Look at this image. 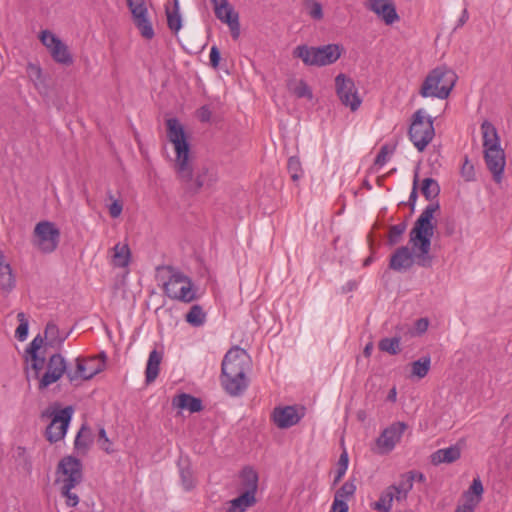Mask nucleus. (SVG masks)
I'll return each mask as SVG.
<instances>
[{
    "label": "nucleus",
    "instance_id": "obj_34",
    "mask_svg": "<svg viewBox=\"0 0 512 512\" xmlns=\"http://www.w3.org/2000/svg\"><path fill=\"white\" fill-rule=\"evenodd\" d=\"M288 89L298 98H307L311 100L313 93L304 80H291L288 83Z\"/></svg>",
    "mask_w": 512,
    "mask_h": 512
},
{
    "label": "nucleus",
    "instance_id": "obj_31",
    "mask_svg": "<svg viewBox=\"0 0 512 512\" xmlns=\"http://www.w3.org/2000/svg\"><path fill=\"white\" fill-rule=\"evenodd\" d=\"M167 24L169 29L177 33L182 27V20L179 13L178 1H174L173 7H166Z\"/></svg>",
    "mask_w": 512,
    "mask_h": 512
},
{
    "label": "nucleus",
    "instance_id": "obj_40",
    "mask_svg": "<svg viewBox=\"0 0 512 512\" xmlns=\"http://www.w3.org/2000/svg\"><path fill=\"white\" fill-rule=\"evenodd\" d=\"M483 491L484 488L480 478H474L470 488L464 492V498L468 500V498L471 497L472 499H477L479 503L481 501Z\"/></svg>",
    "mask_w": 512,
    "mask_h": 512
},
{
    "label": "nucleus",
    "instance_id": "obj_46",
    "mask_svg": "<svg viewBox=\"0 0 512 512\" xmlns=\"http://www.w3.org/2000/svg\"><path fill=\"white\" fill-rule=\"evenodd\" d=\"M460 172L463 179L467 182L474 181L476 179L474 165L469 161L468 156H465Z\"/></svg>",
    "mask_w": 512,
    "mask_h": 512
},
{
    "label": "nucleus",
    "instance_id": "obj_53",
    "mask_svg": "<svg viewBox=\"0 0 512 512\" xmlns=\"http://www.w3.org/2000/svg\"><path fill=\"white\" fill-rule=\"evenodd\" d=\"M30 356H31V368L35 372V377L39 378V373L44 366L45 359H44V357H39L37 354L30 355Z\"/></svg>",
    "mask_w": 512,
    "mask_h": 512
},
{
    "label": "nucleus",
    "instance_id": "obj_21",
    "mask_svg": "<svg viewBox=\"0 0 512 512\" xmlns=\"http://www.w3.org/2000/svg\"><path fill=\"white\" fill-rule=\"evenodd\" d=\"M239 487L240 492H249L256 495L258 490L259 476L257 471L251 466H245L239 472Z\"/></svg>",
    "mask_w": 512,
    "mask_h": 512
},
{
    "label": "nucleus",
    "instance_id": "obj_36",
    "mask_svg": "<svg viewBox=\"0 0 512 512\" xmlns=\"http://www.w3.org/2000/svg\"><path fill=\"white\" fill-rule=\"evenodd\" d=\"M421 192L427 200L432 201L439 195L440 186L435 179L425 178L422 181Z\"/></svg>",
    "mask_w": 512,
    "mask_h": 512
},
{
    "label": "nucleus",
    "instance_id": "obj_1",
    "mask_svg": "<svg viewBox=\"0 0 512 512\" xmlns=\"http://www.w3.org/2000/svg\"><path fill=\"white\" fill-rule=\"evenodd\" d=\"M439 209L438 201L432 202L425 207L409 234V242L412 245L413 251L407 246L397 248L390 257V269L397 272L405 271L410 269L414 262L420 267H431L432 256L429 252L435 228L433 215Z\"/></svg>",
    "mask_w": 512,
    "mask_h": 512
},
{
    "label": "nucleus",
    "instance_id": "obj_54",
    "mask_svg": "<svg viewBox=\"0 0 512 512\" xmlns=\"http://www.w3.org/2000/svg\"><path fill=\"white\" fill-rule=\"evenodd\" d=\"M478 505L477 499H472L471 497L468 500L465 499L464 504L459 505L455 512H474L475 507Z\"/></svg>",
    "mask_w": 512,
    "mask_h": 512
},
{
    "label": "nucleus",
    "instance_id": "obj_47",
    "mask_svg": "<svg viewBox=\"0 0 512 512\" xmlns=\"http://www.w3.org/2000/svg\"><path fill=\"white\" fill-rule=\"evenodd\" d=\"M394 150L395 146L383 145L375 158L374 164L380 167L383 166L387 162L388 156L393 154Z\"/></svg>",
    "mask_w": 512,
    "mask_h": 512
},
{
    "label": "nucleus",
    "instance_id": "obj_56",
    "mask_svg": "<svg viewBox=\"0 0 512 512\" xmlns=\"http://www.w3.org/2000/svg\"><path fill=\"white\" fill-rule=\"evenodd\" d=\"M43 342L44 339L41 337V335H37L30 343L27 349V353L30 355H36L39 349L42 347Z\"/></svg>",
    "mask_w": 512,
    "mask_h": 512
},
{
    "label": "nucleus",
    "instance_id": "obj_42",
    "mask_svg": "<svg viewBox=\"0 0 512 512\" xmlns=\"http://www.w3.org/2000/svg\"><path fill=\"white\" fill-rule=\"evenodd\" d=\"M405 230H406L405 223H399V224L391 226L389 229L388 244L390 246H394L397 243H399Z\"/></svg>",
    "mask_w": 512,
    "mask_h": 512
},
{
    "label": "nucleus",
    "instance_id": "obj_30",
    "mask_svg": "<svg viewBox=\"0 0 512 512\" xmlns=\"http://www.w3.org/2000/svg\"><path fill=\"white\" fill-rule=\"evenodd\" d=\"M226 25L229 28L230 34L233 40H237L240 37V23L239 14L236 12L232 5L226 1Z\"/></svg>",
    "mask_w": 512,
    "mask_h": 512
},
{
    "label": "nucleus",
    "instance_id": "obj_35",
    "mask_svg": "<svg viewBox=\"0 0 512 512\" xmlns=\"http://www.w3.org/2000/svg\"><path fill=\"white\" fill-rule=\"evenodd\" d=\"M431 365V358L429 356H424L411 364V374L412 376H416L419 379L424 378L429 370Z\"/></svg>",
    "mask_w": 512,
    "mask_h": 512
},
{
    "label": "nucleus",
    "instance_id": "obj_16",
    "mask_svg": "<svg viewBox=\"0 0 512 512\" xmlns=\"http://www.w3.org/2000/svg\"><path fill=\"white\" fill-rule=\"evenodd\" d=\"M68 371L65 358L61 354H53L48 360L46 372L39 380V389L43 390L57 382Z\"/></svg>",
    "mask_w": 512,
    "mask_h": 512
},
{
    "label": "nucleus",
    "instance_id": "obj_38",
    "mask_svg": "<svg viewBox=\"0 0 512 512\" xmlns=\"http://www.w3.org/2000/svg\"><path fill=\"white\" fill-rule=\"evenodd\" d=\"M400 337L383 338L378 343V348L390 355H396L401 351Z\"/></svg>",
    "mask_w": 512,
    "mask_h": 512
},
{
    "label": "nucleus",
    "instance_id": "obj_19",
    "mask_svg": "<svg viewBox=\"0 0 512 512\" xmlns=\"http://www.w3.org/2000/svg\"><path fill=\"white\" fill-rule=\"evenodd\" d=\"M369 9L378 15L386 25L399 20L395 5L390 0H370Z\"/></svg>",
    "mask_w": 512,
    "mask_h": 512
},
{
    "label": "nucleus",
    "instance_id": "obj_10",
    "mask_svg": "<svg viewBox=\"0 0 512 512\" xmlns=\"http://www.w3.org/2000/svg\"><path fill=\"white\" fill-rule=\"evenodd\" d=\"M41 43L48 49L52 59L59 64L69 66L73 64V56L68 46L49 30L41 31L39 35Z\"/></svg>",
    "mask_w": 512,
    "mask_h": 512
},
{
    "label": "nucleus",
    "instance_id": "obj_41",
    "mask_svg": "<svg viewBox=\"0 0 512 512\" xmlns=\"http://www.w3.org/2000/svg\"><path fill=\"white\" fill-rule=\"evenodd\" d=\"M304 6L312 19L321 20L323 18V8L320 2L316 0H304Z\"/></svg>",
    "mask_w": 512,
    "mask_h": 512
},
{
    "label": "nucleus",
    "instance_id": "obj_52",
    "mask_svg": "<svg viewBox=\"0 0 512 512\" xmlns=\"http://www.w3.org/2000/svg\"><path fill=\"white\" fill-rule=\"evenodd\" d=\"M429 327V320L427 318L417 319L414 324L412 335H422Z\"/></svg>",
    "mask_w": 512,
    "mask_h": 512
},
{
    "label": "nucleus",
    "instance_id": "obj_20",
    "mask_svg": "<svg viewBox=\"0 0 512 512\" xmlns=\"http://www.w3.org/2000/svg\"><path fill=\"white\" fill-rule=\"evenodd\" d=\"M247 372H228L226 368V393L231 396L242 395L249 385V379L246 376Z\"/></svg>",
    "mask_w": 512,
    "mask_h": 512
},
{
    "label": "nucleus",
    "instance_id": "obj_24",
    "mask_svg": "<svg viewBox=\"0 0 512 512\" xmlns=\"http://www.w3.org/2000/svg\"><path fill=\"white\" fill-rule=\"evenodd\" d=\"M172 405L182 410H188L191 413L200 412L203 409L201 399L186 393H181L174 397Z\"/></svg>",
    "mask_w": 512,
    "mask_h": 512
},
{
    "label": "nucleus",
    "instance_id": "obj_8",
    "mask_svg": "<svg viewBox=\"0 0 512 512\" xmlns=\"http://www.w3.org/2000/svg\"><path fill=\"white\" fill-rule=\"evenodd\" d=\"M60 235V230L55 223L40 221L34 227L32 244L41 253L50 254L57 249Z\"/></svg>",
    "mask_w": 512,
    "mask_h": 512
},
{
    "label": "nucleus",
    "instance_id": "obj_60",
    "mask_svg": "<svg viewBox=\"0 0 512 512\" xmlns=\"http://www.w3.org/2000/svg\"><path fill=\"white\" fill-rule=\"evenodd\" d=\"M417 183H418V175L415 174L414 181H413L412 191H411L410 196H409V205L411 206L412 210L415 207L416 200H417V197H418V194H417Z\"/></svg>",
    "mask_w": 512,
    "mask_h": 512
},
{
    "label": "nucleus",
    "instance_id": "obj_43",
    "mask_svg": "<svg viewBox=\"0 0 512 512\" xmlns=\"http://www.w3.org/2000/svg\"><path fill=\"white\" fill-rule=\"evenodd\" d=\"M17 318L19 321V326L15 331V336L18 340L24 341L28 335V320L26 318L25 313L20 312L17 314Z\"/></svg>",
    "mask_w": 512,
    "mask_h": 512
},
{
    "label": "nucleus",
    "instance_id": "obj_2",
    "mask_svg": "<svg viewBox=\"0 0 512 512\" xmlns=\"http://www.w3.org/2000/svg\"><path fill=\"white\" fill-rule=\"evenodd\" d=\"M167 138L173 145L175 152L174 169L177 177L184 183L185 188L193 193L198 192L203 186L214 181V173L208 168L193 171V158L190 143L184 126L176 118L166 120Z\"/></svg>",
    "mask_w": 512,
    "mask_h": 512
},
{
    "label": "nucleus",
    "instance_id": "obj_26",
    "mask_svg": "<svg viewBox=\"0 0 512 512\" xmlns=\"http://www.w3.org/2000/svg\"><path fill=\"white\" fill-rule=\"evenodd\" d=\"M15 282L11 266L6 261L3 253L0 252V289L4 292H10L15 287Z\"/></svg>",
    "mask_w": 512,
    "mask_h": 512
},
{
    "label": "nucleus",
    "instance_id": "obj_23",
    "mask_svg": "<svg viewBox=\"0 0 512 512\" xmlns=\"http://www.w3.org/2000/svg\"><path fill=\"white\" fill-rule=\"evenodd\" d=\"M178 468L183 489L186 491L192 490L196 486V479L190 460L187 457H180L178 460Z\"/></svg>",
    "mask_w": 512,
    "mask_h": 512
},
{
    "label": "nucleus",
    "instance_id": "obj_15",
    "mask_svg": "<svg viewBox=\"0 0 512 512\" xmlns=\"http://www.w3.org/2000/svg\"><path fill=\"white\" fill-rule=\"evenodd\" d=\"M103 368L104 362L97 357H91L88 359L77 358L76 369L69 370L67 372V377L70 382L89 380L101 372Z\"/></svg>",
    "mask_w": 512,
    "mask_h": 512
},
{
    "label": "nucleus",
    "instance_id": "obj_17",
    "mask_svg": "<svg viewBox=\"0 0 512 512\" xmlns=\"http://www.w3.org/2000/svg\"><path fill=\"white\" fill-rule=\"evenodd\" d=\"M251 367V357L244 348L234 345L226 352V368H228V372H249Z\"/></svg>",
    "mask_w": 512,
    "mask_h": 512
},
{
    "label": "nucleus",
    "instance_id": "obj_22",
    "mask_svg": "<svg viewBox=\"0 0 512 512\" xmlns=\"http://www.w3.org/2000/svg\"><path fill=\"white\" fill-rule=\"evenodd\" d=\"M461 457V450L458 446L452 445L447 448L438 449L431 454V463L435 466L446 463L450 464Z\"/></svg>",
    "mask_w": 512,
    "mask_h": 512
},
{
    "label": "nucleus",
    "instance_id": "obj_9",
    "mask_svg": "<svg viewBox=\"0 0 512 512\" xmlns=\"http://www.w3.org/2000/svg\"><path fill=\"white\" fill-rule=\"evenodd\" d=\"M163 289L165 294L173 300L190 303L196 299L192 281L180 272L171 270V275L164 283Z\"/></svg>",
    "mask_w": 512,
    "mask_h": 512
},
{
    "label": "nucleus",
    "instance_id": "obj_11",
    "mask_svg": "<svg viewBox=\"0 0 512 512\" xmlns=\"http://www.w3.org/2000/svg\"><path fill=\"white\" fill-rule=\"evenodd\" d=\"M335 88L336 94L344 106L349 107L353 112L360 107L362 100L354 81L350 77L342 73L337 75L335 77Z\"/></svg>",
    "mask_w": 512,
    "mask_h": 512
},
{
    "label": "nucleus",
    "instance_id": "obj_32",
    "mask_svg": "<svg viewBox=\"0 0 512 512\" xmlns=\"http://www.w3.org/2000/svg\"><path fill=\"white\" fill-rule=\"evenodd\" d=\"M44 336L45 339L48 341L49 345L60 346L66 340L68 334L61 335L58 326L53 322H49L46 325Z\"/></svg>",
    "mask_w": 512,
    "mask_h": 512
},
{
    "label": "nucleus",
    "instance_id": "obj_5",
    "mask_svg": "<svg viewBox=\"0 0 512 512\" xmlns=\"http://www.w3.org/2000/svg\"><path fill=\"white\" fill-rule=\"evenodd\" d=\"M457 81V75L446 66H439L429 72L420 88L424 98L446 99Z\"/></svg>",
    "mask_w": 512,
    "mask_h": 512
},
{
    "label": "nucleus",
    "instance_id": "obj_39",
    "mask_svg": "<svg viewBox=\"0 0 512 512\" xmlns=\"http://www.w3.org/2000/svg\"><path fill=\"white\" fill-rule=\"evenodd\" d=\"M186 321L195 327L201 326L205 322V313L199 305H193L185 317Z\"/></svg>",
    "mask_w": 512,
    "mask_h": 512
},
{
    "label": "nucleus",
    "instance_id": "obj_18",
    "mask_svg": "<svg viewBox=\"0 0 512 512\" xmlns=\"http://www.w3.org/2000/svg\"><path fill=\"white\" fill-rule=\"evenodd\" d=\"M406 427V424L403 422L393 423L384 429L381 435L377 438V446L384 453L392 451L395 445L400 441Z\"/></svg>",
    "mask_w": 512,
    "mask_h": 512
},
{
    "label": "nucleus",
    "instance_id": "obj_55",
    "mask_svg": "<svg viewBox=\"0 0 512 512\" xmlns=\"http://www.w3.org/2000/svg\"><path fill=\"white\" fill-rule=\"evenodd\" d=\"M216 17L224 22V0H210Z\"/></svg>",
    "mask_w": 512,
    "mask_h": 512
},
{
    "label": "nucleus",
    "instance_id": "obj_13",
    "mask_svg": "<svg viewBox=\"0 0 512 512\" xmlns=\"http://www.w3.org/2000/svg\"><path fill=\"white\" fill-rule=\"evenodd\" d=\"M73 414V408L68 406L55 412L51 423L46 428V437L51 443L57 442L66 435Z\"/></svg>",
    "mask_w": 512,
    "mask_h": 512
},
{
    "label": "nucleus",
    "instance_id": "obj_64",
    "mask_svg": "<svg viewBox=\"0 0 512 512\" xmlns=\"http://www.w3.org/2000/svg\"><path fill=\"white\" fill-rule=\"evenodd\" d=\"M388 399L394 401L396 399V390L395 388L391 389L388 395Z\"/></svg>",
    "mask_w": 512,
    "mask_h": 512
},
{
    "label": "nucleus",
    "instance_id": "obj_3",
    "mask_svg": "<svg viewBox=\"0 0 512 512\" xmlns=\"http://www.w3.org/2000/svg\"><path fill=\"white\" fill-rule=\"evenodd\" d=\"M481 132L486 167L491 173L494 182L500 184L503 180L506 166L505 151L501 148L498 132L492 123L485 120L481 124Z\"/></svg>",
    "mask_w": 512,
    "mask_h": 512
},
{
    "label": "nucleus",
    "instance_id": "obj_28",
    "mask_svg": "<svg viewBox=\"0 0 512 512\" xmlns=\"http://www.w3.org/2000/svg\"><path fill=\"white\" fill-rule=\"evenodd\" d=\"M26 74L39 92L47 89L46 77L38 63L29 62L26 66Z\"/></svg>",
    "mask_w": 512,
    "mask_h": 512
},
{
    "label": "nucleus",
    "instance_id": "obj_48",
    "mask_svg": "<svg viewBox=\"0 0 512 512\" xmlns=\"http://www.w3.org/2000/svg\"><path fill=\"white\" fill-rule=\"evenodd\" d=\"M392 490L400 489L402 492L409 493L413 488V477L405 473L401 476L398 484L390 485Z\"/></svg>",
    "mask_w": 512,
    "mask_h": 512
},
{
    "label": "nucleus",
    "instance_id": "obj_49",
    "mask_svg": "<svg viewBox=\"0 0 512 512\" xmlns=\"http://www.w3.org/2000/svg\"><path fill=\"white\" fill-rule=\"evenodd\" d=\"M348 468V455L346 452H343L340 455L339 461H338V468L337 473L334 478V484H337L345 475Z\"/></svg>",
    "mask_w": 512,
    "mask_h": 512
},
{
    "label": "nucleus",
    "instance_id": "obj_33",
    "mask_svg": "<svg viewBox=\"0 0 512 512\" xmlns=\"http://www.w3.org/2000/svg\"><path fill=\"white\" fill-rule=\"evenodd\" d=\"M392 489L388 486L380 495L378 501L374 502L371 507L378 512H390L393 503Z\"/></svg>",
    "mask_w": 512,
    "mask_h": 512
},
{
    "label": "nucleus",
    "instance_id": "obj_7",
    "mask_svg": "<svg viewBox=\"0 0 512 512\" xmlns=\"http://www.w3.org/2000/svg\"><path fill=\"white\" fill-rule=\"evenodd\" d=\"M409 139L419 152L426 149L435 136L433 119L426 117L423 109H418L412 116L409 127Z\"/></svg>",
    "mask_w": 512,
    "mask_h": 512
},
{
    "label": "nucleus",
    "instance_id": "obj_63",
    "mask_svg": "<svg viewBox=\"0 0 512 512\" xmlns=\"http://www.w3.org/2000/svg\"><path fill=\"white\" fill-rule=\"evenodd\" d=\"M468 19H469V14H468L467 9L465 8L462 11V14H461V16L459 18L457 27L463 26L468 21Z\"/></svg>",
    "mask_w": 512,
    "mask_h": 512
},
{
    "label": "nucleus",
    "instance_id": "obj_25",
    "mask_svg": "<svg viewBox=\"0 0 512 512\" xmlns=\"http://www.w3.org/2000/svg\"><path fill=\"white\" fill-rule=\"evenodd\" d=\"M257 503L256 495L249 492H240L239 496L229 502L226 512H246Z\"/></svg>",
    "mask_w": 512,
    "mask_h": 512
},
{
    "label": "nucleus",
    "instance_id": "obj_27",
    "mask_svg": "<svg viewBox=\"0 0 512 512\" xmlns=\"http://www.w3.org/2000/svg\"><path fill=\"white\" fill-rule=\"evenodd\" d=\"M162 359L163 353L161 351L153 349L150 352L145 370L146 383L150 384L158 377Z\"/></svg>",
    "mask_w": 512,
    "mask_h": 512
},
{
    "label": "nucleus",
    "instance_id": "obj_51",
    "mask_svg": "<svg viewBox=\"0 0 512 512\" xmlns=\"http://www.w3.org/2000/svg\"><path fill=\"white\" fill-rule=\"evenodd\" d=\"M109 198L113 200L108 206L109 214L112 218H118L123 211V203L117 199H113L112 195H110Z\"/></svg>",
    "mask_w": 512,
    "mask_h": 512
},
{
    "label": "nucleus",
    "instance_id": "obj_29",
    "mask_svg": "<svg viewBox=\"0 0 512 512\" xmlns=\"http://www.w3.org/2000/svg\"><path fill=\"white\" fill-rule=\"evenodd\" d=\"M131 252L127 244L117 243L112 249L111 263L118 268H125L130 263Z\"/></svg>",
    "mask_w": 512,
    "mask_h": 512
},
{
    "label": "nucleus",
    "instance_id": "obj_44",
    "mask_svg": "<svg viewBox=\"0 0 512 512\" xmlns=\"http://www.w3.org/2000/svg\"><path fill=\"white\" fill-rule=\"evenodd\" d=\"M90 434L86 427H82L75 438V448L86 450L90 445Z\"/></svg>",
    "mask_w": 512,
    "mask_h": 512
},
{
    "label": "nucleus",
    "instance_id": "obj_58",
    "mask_svg": "<svg viewBox=\"0 0 512 512\" xmlns=\"http://www.w3.org/2000/svg\"><path fill=\"white\" fill-rule=\"evenodd\" d=\"M220 59H221L220 51L218 50V48L216 46H213L211 48L210 54H209L210 65L213 68H216L219 65Z\"/></svg>",
    "mask_w": 512,
    "mask_h": 512
},
{
    "label": "nucleus",
    "instance_id": "obj_45",
    "mask_svg": "<svg viewBox=\"0 0 512 512\" xmlns=\"http://www.w3.org/2000/svg\"><path fill=\"white\" fill-rule=\"evenodd\" d=\"M355 491V484L352 481H347L336 491L334 497L347 501L351 496L354 495Z\"/></svg>",
    "mask_w": 512,
    "mask_h": 512
},
{
    "label": "nucleus",
    "instance_id": "obj_57",
    "mask_svg": "<svg viewBox=\"0 0 512 512\" xmlns=\"http://www.w3.org/2000/svg\"><path fill=\"white\" fill-rule=\"evenodd\" d=\"M348 509L349 507L346 500L334 497L331 512H348Z\"/></svg>",
    "mask_w": 512,
    "mask_h": 512
},
{
    "label": "nucleus",
    "instance_id": "obj_50",
    "mask_svg": "<svg viewBox=\"0 0 512 512\" xmlns=\"http://www.w3.org/2000/svg\"><path fill=\"white\" fill-rule=\"evenodd\" d=\"M98 443H99L100 448L103 449L105 452H107V453L113 452L112 443L109 440V438L107 437V434H106V431L104 428H101L99 430Z\"/></svg>",
    "mask_w": 512,
    "mask_h": 512
},
{
    "label": "nucleus",
    "instance_id": "obj_4",
    "mask_svg": "<svg viewBox=\"0 0 512 512\" xmlns=\"http://www.w3.org/2000/svg\"><path fill=\"white\" fill-rule=\"evenodd\" d=\"M55 485L58 487L60 495L65 499L68 507H75L79 503V497L72 492L82 482L83 472L82 463L79 459L66 456L58 463L55 473Z\"/></svg>",
    "mask_w": 512,
    "mask_h": 512
},
{
    "label": "nucleus",
    "instance_id": "obj_12",
    "mask_svg": "<svg viewBox=\"0 0 512 512\" xmlns=\"http://www.w3.org/2000/svg\"><path fill=\"white\" fill-rule=\"evenodd\" d=\"M131 12L133 23L141 36L147 40L154 37V29L149 17V12L144 0H126Z\"/></svg>",
    "mask_w": 512,
    "mask_h": 512
},
{
    "label": "nucleus",
    "instance_id": "obj_6",
    "mask_svg": "<svg viewBox=\"0 0 512 512\" xmlns=\"http://www.w3.org/2000/svg\"><path fill=\"white\" fill-rule=\"evenodd\" d=\"M293 57L299 58L307 66H327L335 63L341 56L336 44H327L320 47L299 45L293 50Z\"/></svg>",
    "mask_w": 512,
    "mask_h": 512
},
{
    "label": "nucleus",
    "instance_id": "obj_59",
    "mask_svg": "<svg viewBox=\"0 0 512 512\" xmlns=\"http://www.w3.org/2000/svg\"><path fill=\"white\" fill-rule=\"evenodd\" d=\"M197 116L199 118L200 121L202 122H208L210 121L211 119V116H212V110L210 109L209 106H202L198 111H197Z\"/></svg>",
    "mask_w": 512,
    "mask_h": 512
},
{
    "label": "nucleus",
    "instance_id": "obj_37",
    "mask_svg": "<svg viewBox=\"0 0 512 512\" xmlns=\"http://www.w3.org/2000/svg\"><path fill=\"white\" fill-rule=\"evenodd\" d=\"M287 171L294 183H297L304 175L301 161L297 156H291L287 162Z\"/></svg>",
    "mask_w": 512,
    "mask_h": 512
},
{
    "label": "nucleus",
    "instance_id": "obj_62",
    "mask_svg": "<svg viewBox=\"0 0 512 512\" xmlns=\"http://www.w3.org/2000/svg\"><path fill=\"white\" fill-rule=\"evenodd\" d=\"M407 473L409 474V476L413 477V482L414 481L424 482L426 479L424 474L421 472H418V471H409Z\"/></svg>",
    "mask_w": 512,
    "mask_h": 512
},
{
    "label": "nucleus",
    "instance_id": "obj_61",
    "mask_svg": "<svg viewBox=\"0 0 512 512\" xmlns=\"http://www.w3.org/2000/svg\"><path fill=\"white\" fill-rule=\"evenodd\" d=\"M392 494H393V499H395L398 502L406 500L407 496H408V493L402 492V490H400V489L393 490Z\"/></svg>",
    "mask_w": 512,
    "mask_h": 512
},
{
    "label": "nucleus",
    "instance_id": "obj_14",
    "mask_svg": "<svg viewBox=\"0 0 512 512\" xmlns=\"http://www.w3.org/2000/svg\"><path fill=\"white\" fill-rule=\"evenodd\" d=\"M305 411L303 406H279L273 409L271 418L278 428L287 429L298 424L305 416Z\"/></svg>",
    "mask_w": 512,
    "mask_h": 512
}]
</instances>
